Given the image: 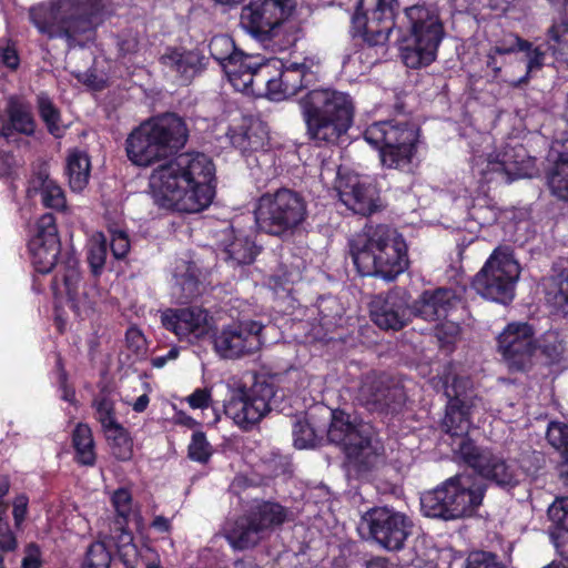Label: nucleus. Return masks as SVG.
Segmentation results:
<instances>
[{
	"mask_svg": "<svg viewBox=\"0 0 568 568\" xmlns=\"http://www.w3.org/2000/svg\"><path fill=\"white\" fill-rule=\"evenodd\" d=\"M546 438L555 449L560 452L564 465L568 466V425L551 422L548 425Z\"/></svg>",
	"mask_w": 568,
	"mask_h": 568,
	"instance_id": "nucleus-48",
	"label": "nucleus"
},
{
	"mask_svg": "<svg viewBox=\"0 0 568 568\" xmlns=\"http://www.w3.org/2000/svg\"><path fill=\"white\" fill-rule=\"evenodd\" d=\"M357 399L371 412L395 413L404 405L406 395L388 375L371 372L362 378Z\"/></svg>",
	"mask_w": 568,
	"mask_h": 568,
	"instance_id": "nucleus-19",
	"label": "nucleus"
},
{
	"mask_svg": "<svg viewBox=\"0 0 568 568\" xmlns=\"http://www.w3.org/2000/svg\"><path fill=\"white\" fill-rule=\"evenodd\" d=\"M189 129L180 115L166 112L141 122L125 139L128 160L149 168L178 153L186 144Z\"/></svg>",
	"mask_w": 568,
	"mask_h": 568,
	"instance_id": "nucleus-4",
	"label": "nucleus"
},
{
	"mask_svg": "<svg viewBox=\"0 0 568 568\" xmlns=\"http://www.w3.org/2000/svg\"><path fill=\"white\" fill-rule=\"evenodd\" d=\"M443 387L448 399L443 428L452 436H463L470 427L469 415L481 404V398L475 395L468 377L454 376L449 383L447 376Z\"/></svg>",
	"mask_w": 568,
	"mask_h": 568,
	"instance_id": "nucleus-18",
	"label": "nucleus"
},
{
	"mask_svg": "<svg viewBox=\"0 0 568 568\" xmlns=\"http://www.w3.org/2000/svg\"><path fill=\"white\" fill-rule=\"evenodd\" d=\"M486 484L469 474H457L420 497L427 517L454 520L473 516L483 504Z\"/></svg>",
	"mask_w": 568,
	"mask_h": 568,
	"instance_id": "nucleus-5",
	"label": "nucleus"
},
{
	"mask_svg": "<svg viewBox=\"0 0 568 568\" xmlns=\"http://www.w3.org/2000/svg\"><path fill=\"white\" fill-rule=\"evenodd\" d=\"M211 456V445L204 433L195 432L189 445V457L193 460L205 463Z\"/></svg>",
	"mask_w": 568,
	"mask_h": 568,
	"instance_id": "nucleus-53",
	"label": "nucleus"
},
{
	"mask_svg": "<svg viewBox=\"0 0 568 568\" xmlns=\"http://www.w3.org/2000/svg\"><path fill=\"white\" fill-rule=\"evenodd\" d=\"M467 216L480 227L493 225L498 220V211L494 205L488 204L487 197H478L468 206Z\"/></svg>",
	"mask_w": 568,
	"mask_h": 568,
	"instance_id": "nucleus-46",
	"label": "nucleus"
},
{
	"mask_svg": "<svg viewBox=\"0 0 568 568\" xmlns=\"http://www.w3.org/2000/svg\"><path fill=\"white\" fill-rule=\"evenodd\" d=\"M112 557L106 545L103 541L92 542L85 554V568H109Z\"/></svg>",
	"mask_w": 568,
	"mask_h": 568,
	"instance_id": "nucleus-49",
	"label": "nucleus"
},
{
	"mask_svg": "<svg viewBox=\"0 0 568 568\" xmlns=\"http://www.w3.org/2000/svg\"><path fill=\"white\" fill-rule=\"evenodd\" d=\"M439 322L440 323L435 326V336L437 341L442 347L453 345L459 336V325L453 321Z\"/></svg>",
	"mask_w": 568,
	"mask_h": 568,
	"instance_id": "nucleus-55",
	"label": "nucleus"
},
{
	"mask_svg": "<svg viewBox=\"0 0 568 568\" xmlns=\"http://www.w3.org/2000/svg\"><path fill=\"white\" fill-rule=\"evenodd\" d=\"M562 146L564 150L558 153L546 179L551 194L558 200L568 202V143Z\"/></svg>",
	"mask_w": 568,
	"mask_h": 568,
	"instance_id": "nucleus-36",
	"label": "nucleus"
},
{
	"mask_svg": "<svg viewBox=\"0 0 568 568\" xmlns=\"http://www.w3.org/2000/svg\"><path fill=\"white\" fill-rule=\"evenodd\" d=\"M58 253L54 251H31V262L37 272L48 274L57 264Z\"/></svg>",
	"mask_w": 568,
	"mask_h": 568,
	"instance_id": "nucleus-57",
	"label": "nucleus"
},
{
	"mask_svg": "<svg viewBox=\"0 0 568 568\" xmlns=\"http://www.w3.org/2000/svg\"><path fill=\"white\" fill-rule=\"evenodd\" d=\"M456 454L478 475L501 488L511 489L520 481L521 471L515 460L505 459L489 448L477 446L469 438H462Z\"/></svg>",
	"mask_w": 568,
	"mask_h": 568,
	"instance_id": "nucleus-13",
	"label": "nucleus"
},
{
	"mask_svg": "<svg viewBox=\"0 0 568 568\" xmlns=\"http://www.w3.org/2000/svg\"><path fill=\"white\" fill-rule=\"evenodd\" d=\"M227 136L232 146L244 156L266 151L268 145L265 126L261 121L253 119H243L240 124L231 126Z\"/></svg>",
	"mask_w": 568,
	"mask_h": 568,
	"instance_id": "nucleus-28",
	"label": "nucleus"
},
{
	"mask_svg": "<svg viewBox=\"0 0 568 568\" xmlns=\"http://www.w3.org/2000/svg\"><path fill=\"white\" fill-rule=\"evenodd\" d=\"M516 52V45L496 44L491 47L485 58V67L487 75L493 80H497L500 75L503 67L506 64L507 55Z\"/></svg>",
	"mask_w": 568,
	"mask_h": 568,
	"instance_id": "nucleus-47",
	"label": "nucleus"
},
{
	"mask_svg": "<svg viewBox=\"0 0 568 568\" xmlns=\"http://www.w3.org/2000/svg\"><path fill=\"white\" fill-rule=\"evenodd\" d=\"M4 113L7 122L2 138L9 139L13 133L32 136L37 130V122L32 113L31 103L18 94L9 95L6 101Z\"/></svg>",
	"mask_w": 568,
	"mask_h": 568,
	"instance_id": "nucleus-29",
	"label": "nucleus"
},
{
	"mask_svg": "<svg viewBox=\"0 0 568 568\" xmlns=\"http://www.w3.org/2000/svg\"><path fill=\"white\" fill-rule=\"evenodd\" d=\"M36 102L39 116L44 123L47 131L54 138H62L64 130L61 125V111L53 100L47 92L41 91L37 94Z\"/></svg>",
	"mask_w": 568,
	"mask_h": 568,
	"instance_id": "nucleus-40",
	"label": "nucleus"
},
{
	"mask_svg": "<svg viewBox=\"0 0 568 568\" xmlns=\"http://www.w3.org/2000/svg\"><path fill=\"white\" fill-rule=\"evenodd\" d=\"M547 515L559 530L568 534V497L556 498L548 507Z\"/></svg>",
	"mask_w": 568,
	"mask_h": 568,
	"instance_id": "nucleus-52",
	"label": "nucleus"
},
{
	"mask_svg": "<svg viewBox=\"0 0 568 568\" xmlns=\"http://www.w3.org/2000/svg\"><path fill=\"white\" fill-rule=\"evenodd\" d=\"M159 63L181 84L189 85L206 71L210 61L200 48L169 45L160 55Z\"/></svg>",
	"mask_w": 568,
	"mask_h": 568,
	"instance_id": "nucleus-25",
	"label": "nucleus"
},
{
	"mask_svg": "<svg viewBox=\"0 0 568 568\" xmlns=\"http://www.w3.org/2000/svg\"><path fill=\"white\" fill-rule=\"evenodd\" d=\"M349 248H407L398 231L387 224L366 223L349 241Z\"/></svg>",
	"mask_w": 568,
	"mask_h": 568,
	"instance_id": "nucleus-30",
	"label": "nucleus"
},
{
	"mask_svg": "<svg viewBox=\"0 0 568 568\" xmlns=\"http://www.w3.org/2000/svg\"><path fill=\"white\" fill-rule=\"evenodd\" d=\"M224 260L232 266L247 265L254 262L255 251H224Z\"/></svg>",
	"mask_w": 568,
	"mask_h": 568,
	"instance_id": "nucleus-62",
	"label": "nucleus"
},
{
	"mask_svg": "<svg viewBox=\"0 0 568 568\" xmlns=\"http://www.w3.org/2000/svg\"><path fill=\"white\" fill-rule=\"evenodd\" d=\"M407 33L400 40L403 63L409 69L430 65L437 58L445 36L444 24L435 9L415 4L405 9Z\"/></svg>",
	"mask_w": 568,
	"mask_h": 568,
	"instance_id": "nucleus-6",
	"label": "nucleus"
},
{
	"mask_svg": "<svg viewBox=\"0 0 568 568\" xmlns=\"http://www.w3.org/2000/svg\"><path fill=\"white\" fill-rule=\"evenodd\" d=\"M18 547V540L10 528L7 516H0V550L4 552L14 551Z\"/></svg>",
	"mask_w": 568,
	"mask_h": 568,
	"instance_id": "nucleus-59",
	"label": "nucleus"
},
{
	"mask_svg": "<svg viewBox=\"0 0 568 568\" xmlns=\"http://www.w3.org/2000/svg\"><path fill=\"white\" fill-rule=\"evenodd\" d=\"M72 443L77 462L84 466H93L97 456L91 428L85 424H79L73 430Z\"/></svg>",
	"mask_w": 568,
	"mask_h": 568,
	"instance_id": "nucleus-41",
	"label": "nucleus"
},
{
	"mask_svg": "<svg viewBox=\"0 0 568 568\" xmlns=\"http://www.w3.org/2000/svg\"><path fill=\"white\" fill-rule=\"evenodd\" d=\"M275 386L266 378H256L250 388H239L224 405V413L244 430L260 423L272 409Z\"/></svg>",
	"mask_w": 568,
	"mask_h": 568,
	"instance_id": "nucleus-14",
	"label": "nucleus"
},
{
	"mask_svg": "<svg viewBox=\"0 0 568 568\" xmlns=\"http://www.w3.org/2000/svg\"><path fill=\"white\" fill-rule=\"evenodd\" d=\"M519 275V263L510 251H494L476 275L474 285L484 297L506 304L515 296Z\"/></svg>",
	"mask_w": 568,
	"mask_h": 568,
	"instance_id": "nucleus-12",
	"label": "nucleus"
},
{
	"mask_svg": "<svg viewBox=\"0 0 568 568\" xmlns=\"http://www.w3.org/2000/svg\"><path fill=\"white\" fill-rule=\"evenodd\" d=\"M363 136L378 150L384 168L404 171L417 153L419 129L409 122L385 120L369 124Z\"/></svg>",
	"mask_w": 568,
	"mask_h": 568,
	"instance_id": "nucleus-8",
	"label": "nucleus"
},
{
	"mask_svg": "<svg viewBox=\"0 0 568 568\" xmlns=\"http://www.w3.org/2000/svg\"><path fill=\"white\" fill-rule=\"evenodd\" d=\"M300 106L306 134L317 148L335 146L354 121L352 98L334 89L310 90Z\"/></svg>",
	"mask_w": 568,
	"mask_h": 568,
	"instance_id": "nucleus-3",
	"label": "nucleus"
},
{
	"mask_svg": "<svg viewBox=\"0 0 568 568\" xmlns=\"http://www.w3.org/2000/svg\"><path fill=\"white\" fill-rule=\"evenodd\" d=\"M28 248H61L57 220L52 213H45L37 221Z\"/></svg>",
	"mask_w": 568,
	"mask_h": 568,
	"instance_id": "nucleus-37",
	"label": "nucleus"
},
{
	"mask_svg": "<svg viewBox=\"0 0 568 568\" xmlns=\"http://www.w3.org/2000/svg\"><path fill=\"white\" fill-rule=\"evenodd\" d=\"M358 271L364 275H381L394 280L408 267L407 251H351Z\"/></svg>",
	"mask_w": 568,
	"mask_h": 568,
	"instance_id": "nucleus-26",
	"label": "nucleus"
},
{
	"mask_svg": "<svg viewBox=\"0 0 568 568\" xmlns=\"http://www.w3.org/2000/svg\"><path fill=\"white\" fill-rule=\"evenodd\" d=\"M116 47H118L120 57L133 54L139 49V40L136 37H132V36H118L116 37Z\"/></svg>",
	"mask_w": 568,
	"mask_h": 568,
	"instance_id": "nucleus-64",
	"label": "nucleus"
},
{
	"mask_svg": "<svg viewBox=\"0 0 568 568\" xmlns=\"http://www.w3.org/2000/svg\"><path fill=\"white\" fill-rule=\"evenodd\" d=\"M545 301L550 312L568 317V271L557 267L542 281Z\"/></svg>",
	"mask_w": 568,
	"mask_h": 568,
	"instance_id": "nucleus-32",
	"label": "nucleus"
},
{
	"mask_svg": "<svg viewBox=\"0 0 568 568\" xmlns=\"http://www.w3.org/2000/svg\"><path fill=\"white\" fill-rule=\"evenodd\" d=\"M294 446L298 449L308 448L315 445V432L306 422H297L293 429Z\"/></svg>",
	"mask_w": 568,
	"mask_h": 568,
	"instance_id": "nucleus-56",
	"label": "nucleus"
},
{
	"mask_svg": "<svg viewBox=\"0 0 568 568\" xmlns=\"http://www.w3.org/2000/svg\"><path fill=\"white\" fill-rule=\"evenodd\" d=\"M258 60L260 55L247 54L241 49L230 62L225 63L223 71L229 82L236 91L241 89L246 80L245 78L248 77L253 68L257 65L256 62Z\"/></svg>",
	"mask_w": 568,
	"mask_h": 568,
	"instance_id": "nucleus-38",
	"label": "nucleus"
},
{
	"mask_svg": "<svg viewBox=\"0 0 568 568\" xmlns=\"http://www.w3.org/2000/svg\"><path fill=\"white\" fill-rule=\"evenodd\" d=\"M410 315L406 292L399 288L377 294L369 302L371 320L384 331L402 329L409 322Z\"/></svg>",
	"mask_w": 568,
	"mask_h": 568,
	"instance_id": "nucleus-23",
	"label": "nucleus"
},
{
	"mask_svg": "<svg viewBox=\"0 0 568 568\" xmlns=\"http://www.w3.org/2000/svg\"><path fill=\"white\" fill-rule=\"evenodd\" d=\"M507 154L504 155L506 158ZM526 176L524 169L517 162L510 164L506 159L489 160L481 172V180L487 184L507 185L519 178Z\"/></svg>",
	"mask_w": 568,
	"mask_h": 568,
	"instance_id": "nucleus-34",
	"label": "nucleus"
},
{
	"mask_svg": "<svg viewBox=\"0 0 568 568\" xmlns=\"http://www.w3.org/2000/svg\"><path fill=\"white\" fill-rule=\"evenodd\" d=\"M287 519L288 510L284 506L264 501L229 524L225 528V538L234 549L253 548Z\"/></svg>",
	"mask_w": 568,
	"mask_h": 568,
	"instance_id": "nucleus-10",
	"label": "nucleus"
},
{
	"mask_svg": "<svg viewBox=\"0 0 568 568\" xmlns=\"http://www.w3.org/2000/svg\"><path fill=\"white\" fill-rule=\"evenodd\" d=\"M458 296L448 287L424 291L410 305L412 314L425 321L437 322L447 317L455 307Z\"/></svg>",
	"mask_w": 568,
	"mask_h": 568,
	"instance_id": "nucleus-27",
	"label": "nucleus"
},
{
	"mask_svg": "<svg viewBox=\"0 0 568 568\" xmlns=\"http://www.w3.org/2000/svg\"><path fill=\"white\" fill-rule=\"evenodd\" d=\"M174 277L183 291L184 300H192L199 295L197 270L191 262H183L174 268Z\"/></svg>",
	"mask_w": 568,
	"mask_h": 568,
	"instance_id": "nucleus-45",
	"label": "nucleus"
},
{
	"mask_svg": "<svg viewBox=\"0 0 568 568\" xmlns=\"http://www.w3.org/2000/svg\"><path fill=\"white\" fill-rule=\"evenodd\" d=\"M546 45L557 62L568 67V20L554 21L547 30Z\"/></svg>",
	"mask_w": 568,
	"mask_h": 568,
	"instance_id": "nucleus-39",
	"label": "nucleus"
},
{
	"mask_svg": "<svg viewBox=\"0 0 568 568\" xmlns=\"http://www.w3.org/2000/svg\"><path fill=\"white\" fill-rule=\"evenodd\" d=\"M263 328L256 321L223 325L212 336L213 349L223 359H240L253 355L262 347Z\"/></svg>",
	"mask_w": 568,
	"mask_h": 568,
	"instance_id": "nucleus-17",
	"label": "nucleus"
},
{
	"mask_svg": "<svg viewBox=\"0 0 568 568\" xmlns=\"http://www.w3.org/2000/svg\"><path fill=\"white\" fill-rule=\"evenodd\" d=\"M112 455L122 462L130 460L133 456V440L129 432L121 425L104 432Z\"/></svg>",
	"mask_w": 568,
	"mask_h": 568,
	"instance_id": "nucleus-43",
	"label": "nucleus"
},
{
	"mask_svg": "<svg viewBox=\"0 0 568 568\" xmlns=\"http://www.w3.org/2000/svg\"><path fill=\"white\" fill-rule=\"evenodd\" d=\"M91 160L89 154L79 149L70 151L67 156L65 174L73 192L83 191L90 180Z\"/></svg>",
	"mask_w": 568,
	"mask_h": 568,
	"instance_id": "nucleus-33",
	"label": "nucleus"
},
{
	"mask_svg": "<svg viewBox=\"0 0 568 568\" xmlns=\"http://www.w3.org/2000/svg\"><path fill=\"white\" fill-rule=\"evenodd\" d=\"M163 327L181 342L197 344L206 338L213 328V317L200 306L168 308L161 314Z\"/></svg>",
	"mask_w": 568,
	"mask_h": 568,
	"instance_id": "nucleus-20",
	"label": "nucleus"
},
{
	"mask_svg": "<svg viewBox=\"0 0 568 568\" xmlns=\"http://www.w3.org/2000/svg\"><path fill=\"white\" fill-rule=\"evenodd\" d=\"M516 45L517 51H527V74L541 69L545 64V54L546 50H542L540 45L536 48H531V43L527 40H524L519 37H516V41L514 43Z\"/></svg>",
	"mask_w": 568,
	"mask_h": 568,
	"instance_id": "nucleus-51",
	"label": "nucleus"
},
{
	"mask_svg": "<svg viewBox=\"0 0 568 568\" xmlns=\"http://www.w3.org/2000/svg\"><path fill=\"white\" fill-rule=\"evenodd\" d=\"M397 0H357L349 33L368 47L385 45L395 26Z\"/></svg>",
	"mask_w": 568,
	"mask_h": 568,
	"instance_id": "nucleus-11",
	"label": "nucleus"
},
{
	"mask_svg": "<svg viewBox=\"0 0 568 568\" xmlns=\"http://www.w3.org/2000/svg\"><path fill=\"white\" fill-rule=\"evenodd\" d=\"M295 9V0H250L242 8L241 24L254 38L268 41Z\"/></svg>",
	"mask_w": 568,
	"mask_h": 568,
	"instance_id": "nucleus-15",
	"label": "nucleus"
},
{
	"mask_svg": "<svg viewBox=\"0 0 568 568\" xmlns=\"http://www.w3.org/2000/svg\"><path fill=\"white\" fill-rule=\"evenodd\" d=\"M369 536L382 548L399 551L413 534L414 523L404 513L388 507H375L362 517Z\"/></svg>",
	"mask_w": 568,
	"mask_h": 568,
	"instance_id": "nucleus-16",
	"label": "nucleus"
},
{
	"mask_svg": "<svg viewBox=\"0 0 568 568\" xmlns=\"http://www.w3.org/2000/svg\"><path fill=\"white\" fill-rule=\"evenodd\" d=\"M241 49L236 47L235 41L229 34H215L209 42V51L212 59L223 69L226 62H230L235 53Z\"/></svg>",
	"mask_w": 568,
	"mask_h": 568,
	"instance_id": "nucleus-44",
	"label": "nucleus"
},
{
	"mask_svg": "<svg viewBox=\"0 0 568 568\" xmlns=\"http://www.w3.org/2000/svg\"><path fill=\"white\" fill-rule=\"evenodd\" d=\"M336 190L341 201L356 214L369 216L382 210L379 190L369 179L341 171Z\"/></svg>",
	"mask_w": 568,
	"mask_h": 568,
	"instance_id": "nucleus-21",
	"label": "nucleus"
},
{
	"mask_svg": "<svg viewBox=\"0 0 568 568\" xmlns=\"http://www.w3.org/2000/svg\"><path fill=\"white\" fill-rule=\"evenodd\" d=\"M276 58L266 59L260 55L257 65L253 68L250 75L239 90L248 95H265L272 101V90L274 89V79L276 72Z\"/></svg>",
	"mask_w": 568,
	"mask_h": 568,
	"instance_id": "nucleus-31",
	"label": "nucleus"
},
{
	"mask_svg": "<svg viewBox=\"0 0 568 568\" xmlns=\"http://www.w3.org/2000/svg\"><path fill=\"white\" fill-rule=\"evenodd\" d=\"M112 504L115 508L116 514L122 518H126L131 513V494L129 493V490L124 488L115 490L112 496Z\"/></svg>",
	"mask_w": 568,
	"mask_h": 568,
	"instance_id": "nucleus-60",
	"label": "nucleus"
},
{
	"mask_svg": "<svg viewBox=\"0 0 568 568\" xmlns=\"http://www.w3.org/2000/svg\"><path fill=\"white\" fill-rule=\"evenodd\" d=\"M498 349L510 369H525L535 351L531 326L527 323L509 324L498 336Z\"/></svg>",
	"mask_w": 568,
	"mask_h": 568,
	"instance_id": "nucleus-24",
	"label": "nucleus"
},
{
	"mask_svg": "<svg viewBox=\"0 0 568 568\" xmlns=\"http://www.w3.org/2000/svg\"><path fill=\"white\" fill-rule=\"evenodd\" d=\"M0 62L10 71H17L20 67V55L17 43L12 40H0Z\"/></svg>",
	"mask_w": 568,
	"mask_h": 568,
	"instance_id": "nucleus-54",
	"label": "nucleus"
},
{
	"mask_svg": "<svg viewBox=\"0 0 568 568\" xmlns=\"http://www.w3.org/2000/svg\"><path fill=\"white\" fill-rule=\"evenodd\" d=\"M186 402L193 409L207 408L212 402L211 389L196 388L190 396L186 397Z\"/></svg>",
	"mask_w": 568,
	"mask_h": 568,
	"instance_id": "nucleus-61",
	"label": "nucleus"
},
{
	"mask_svg": "<svg viewBox=\"0 0 568 568\" xmlns=\"http://www.w3.org/2000/svg\"><path fill=\"white\" fill-rule=\"evenodd\" d=\"M31 183L33 189H40L42 205L58 212L64 211L67 207V199L64 191L53 180L49 178L45 171L37 172Z\"/></svg>",
	"mask_w": 568,
	"mask_h": 568,
	"instance_id": "nucleus-35",
	"label": "nucleus"
},
{
	"mask_svg": "<svg viewBox=\"0 0 568 568\" xmlns=\"http://www.w3.org/2000/svg\"><path fill=\"white\" fill-rule=\"evenodd\" d=\"M466 568H505L497 556L487 551H474L467 558Z\"/></svg>",
	"mask_w": 568,
	"mask_h": 568,
	"instance_id": "nucleus-58",
	"label": "nucleus"
},
{
	"mask_svg": "<svg viewBox=\"0 0 568 568\" xmlns=\"http://www.w3.org/2000/svg\"><path fill=\"white\" fill-rule=\"evenodd\" d=\"M307 216V204L296 191L281 187L262 194L255 211L261 230L275 236L296 230Z\"/></svg>",
	"mask_w": 568,
	"mask_h": 568,
	"instance_id": "nucleus-9",
	"label": "nucleus"
},
{
	"mask_svg": "<svg viewBox=\"0 0 568 568\" xmlns=\"http://www.w3.org/2000/svg\"><path fill=\"white\" fill-rule=\"evenodd\" d=\"M93 407L95 408V418L101 424L103 432L113 428V425L120 424L115 419V409L112 399L105 396L98 397L93 402Z\"/></svg>",
	"mask_w": 568,
	"mask_h": 568,
	"instance_id": "nucleus-50",
	"label": "nucleus"
},
{
	"mask_svg": "<svg viewBox=\"0 0 568 568\" xmlns=\"http://www.w3.org/2000/svg\"><path fill=\"white\" fill-rule=\"evenodd\" d=\"M90 243V248H131L128 231L116 223L110 224L106 232H95Z\"/></svg>",
	"mask_w": 568,
	"mask_h": 568,
	"instance_id": "nucleus-42",
	"label": "nucleus"
},
{
	"mask_svg": "<svg viewBox=\"0 0 568 568\" xmlns=\"http://www.w3.org/2000/svg\"><path fill=\"white\" fill-rule=\"evenodd\" d=\"M28 503L29 499L26 495H19L13 500V519H14V526L17 529H20L22 523L26 519V516L28 514Z\"/></svg>",
	"mask_w": 568,
	"mask_h": 568,
	"instance_id": "nucleus-63",
	"label": "nucleus"
},
{
	"mask_svg": "<svg viewBox=\"0 0 568 568\" xmlns=\"http://www.w3.org/2000/svg\"><path fill=\"white\" fill-rule=\"evenodd\" d=\"M276 62L272 101L287 100L317 81V74L312 70L311 58H304L302 62L276 58Z\"/></svg>",
	"mask_w": 568,
	"mask_h": 568,
	"instance_id": "nucleus-22",
	"label": "nucleus"
},
{
	"mask_svg": "<svg viewBox=\"0 0 568 568\" xmlns=\"http://www.w3.org/2000/svg\"><path fill=\"white\" fill-rule=\"evenodd\" d=\"M151 185L161 206L181 213H199L215 197V164L202 152L180 153L153 171Z\"/></svg>",
	"mask_w": 568,
	"mask_h": 568,
	"instance_id": "nucleus-1",
	"label": "nucleus"
},
{
	"mask_svg": "<svg viewBox=\"0 0 568 568\" xmlns=\"http://www.w3.org/2000/svg\"><path fill=\"white\" fill-rule=\"evenodd\" d=\"M373 435V427L368 423L352 418L343 410L332 413L327 438L343 449L348 468L358 476L371 471L379 463L381 447L374 442Z\"/></svg>",
	"mask_w": 568,
	"mask_h": 568,
	"instance_id": "nucleus-7",
	"label": "nucleus"
},
{
	"mask_svg": "<svg viewBox=\"0 0 568 568\" xmlns=\"http://www.w3.org/2000/svg\"><path fill=\"white\" fill-rule=\"evenodd\" d=\"M105 0H55L32 7L31 23L49 39H63L68 48H84L95 40Z\"/></svg>",
	"mask_w": 568,
	"mask_h": 568,
	"instance_id": "nucleus-2",
	"label": "nucleus"
}]
</instances>
